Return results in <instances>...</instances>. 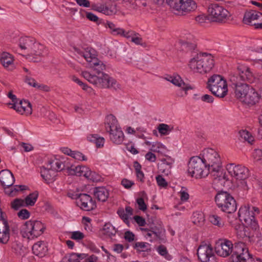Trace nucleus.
I'll list each match as a JSON object with an SVG mask.
<instances>
[{
    "label": "nucleus",
    "instance_id": "obj_45",
    "mask_svg": "<svg viewBox=\"0 0 262 262\" xmlns=\"http://www.w3.org/2000/svg\"><path fill=\"white\" fill-rule=\"evenodd\" d=\"M49 164L51 168L55 170L56 172L58 171H61L63 169L64 167V164L57 160L50 161Z\"/></svg>",
    "mask_w": 262,
    "mask_h": 262
},
{
    "label": "nucleus",
    "instance_id": "obj_41",
    "mask_svg": "<svg viewBox=\"0 0 262 262\" xmlns=\"http://www.w3.org/2000/svg\"><path fill=\"white\" fill-rule=\"evenodd\" d=\"M103 234L111 237L116 235L117 230L110 223H106L103 228Z\"/></svg>",
    "mask_w": 262,
    "mask_h": 262
},
{
    "label": "nucleus",
    "instance_id": "obj_34",
    "mask_svg": "<svg viewBox=\"0 0 262 262\" xmlns=\"http://www.w3.org/2000/svg\"><path fill=\"white\" fill-rule=\"evenodd\" d=\"M172 83L182 89L184 91L192 90L193 88L189 84L185 83L179 75L174 76L173 80H171Z\"/></svg>",
    "mask_w": 262,
    "mask_h": 262
},
{
    "label": "nucleus",
    "instance_id": "obj_50",
    "mask_svg": "<svg viewBox=\"0 0 262 262\" xmlns=\"http://www.w3.org/2000/svg\"><path fill=\"white\" fill-rule=\"evenodd\" d=\"M130 41L137 45L145 46V43L143 42L142 38L141 37V35L138 33L136 32L135 35H134Z\"/></svg>",
    "mask_w": 262,
    "mask_h": 262
},
{
    "label": "nucleus",
    "instance_id": "obj_22",
    "mask_svg": "<svg viewBox=\"0 0 262 262\" xmlns=\"http://www.w3.org/2000/svg\"><path fill=\"white\" fill-rule=\"evenodd\" d=\"M15 180L12 173L9 170H3L0 172V183L3 187H11Z\"/></svg>",
    "mask_w": 262,
    "mask_h": 262
},
{
    "label": "nucleus",
    "instance_id": "obj_62",
    "mask_svg": "<svg viewBox=\"0 0 262 262\" xmlns=\"http://www.w3.org/2000/svg\"><path fill=\"white\" fill-rule=\"evenodd\" d=\"M207 19L208 20V15L206 16L205 14L199 15L195 17L196 21L199 24L205 23Z\"/></svg>",
    "mask_w": 262,
    "mask_h": 262
},
{
    "label": "nucleus",
    "instance_id": "obj_60",
    "mask_svg": "<svg viewBox=\"0 0 262 262\" xmlns=\"http://www.w3.org/2000/svg\"><path fill=\"white\" fill-rule=\"evenodd\" d=\"M252 156L255 161L260 160L262 158V150L259 149H255Z\"/></svg>",
    "mask_w": 262,
    "mask_h": 262
},
{
    "label": "nucleus",
    "instance_id": "obj_25",
    "mask_svg": "<svg viewBox=\"0 0 262 262\" xmlns=\"http://www.w3.org/2000/svg\"><path fill=\"white\" fill-rule=\"evenodd\" d=\"M262 16V13L255 10H251L245 12L243 18V22L247 25L254 26L252 21L257 20L260 16Z\"/></svg>",
    "mask_w": 262,
    "mask_h": 262
},
{
    "label": "nucleus",
    "instance_id": "obj_55",
    "mask_svg": "<svg viewBox=\"0 0 262 262\" xmlns=\"http://www.w3.org/2000/svg\"><path fill=\"white\" fill-rule=\"evenodd\" d=\"M145 143L148 146L152 145V147L151 148V150L154 152H159V150L158 148H159L160 147L162 146V145L159 142H154L152 144L149 141H145Z\"/></svg>",
    "mask_w": 262,
    "mask_h": 262
},
{
    "label": "nucleus",
    "instance_id": "obj_2",
    "mask_svg": "<svg viewBox=\"0 0 262 262\" xmlns=\"http://www.w3.org/2000/svg\"><path fill=\"white\" fill-rule=\"evenodd\" d=\"M201 158L210 171L216 173V175L213 174L216 176L214 181L225 183L226 177L225 173L220 171L221 162L219 154L213 149H206L203 150Z\"/></svg>",
    "mask_w": 262,
    "mask_h": 262
},
{
    "label": "nucleus",
    "instance_id": "obj_53",
    "mask_svg": "<svg viewBox=\"0 0 262 262\" xmlns=\"http://www.w3.org/2000/svg\"><path fill=\"white\" fill-rule=\"evenodd\" d=\"M158 185L161 187H166L168 185L167 182L161 175H158L156 178Z\"/></svg>",
    "mask_w": 262,
    "mask_h": 262
},
{
    "label": "nucleus",
    "instance_id": "obj_51",
    "mask_svg": "<svg viewBox=\"0 0 262 262\" xmlns=\"http://www.w3.org/2000/svg\"><path fill=\"white\" fill-rule=\"evenodd\" d=\"M117 213L120 218L122 219L125 223H127L128 222V214L125 213V211L123 208H119L117 210Z\"/></svg>",
    "mask_w": 262,
    "mask_h": 262
},
{
    "label": "nucleus",
    "instance_id": "obj_16",
    "mask_svg": "<svg viewBox=\"0 0 262 262\" xmlns=\"http://www.w3.org/2000/svg\"><path fill=\"white\" fill-rule=\"evenodd\" d=\"M233 247L234 244L233 245L231 241L227 239L222 240L216 243L215 251L219 256L225 257L231 255Z\"/></svg>",
    "mask_w": 262,
    "mask_h": 262
},
{
    "label": "nucleus",
    "instance_id": "obj_64",
    "mask_svg": "<svg viewBox=\"0 0 262 262\" xmlns=\"http://www.w3.org/2000/svg\"><path fill=\"white\" fill-rule=\"evenodd\" d=\"M124 238L128 242H131L134 240L135 234L130 231H126L124 234Z\"/></svg>",
    "mask_w": 262,
    "mask_h": 262
},
{
    "label": "nucleus",
    "instance_id": "obj_63",
    "mask_svg": "<svg viewBox=\"0 0 262 262\" xmlns=\"http://www.w3.org/2000/svg\"><path fill=\"white\" fill-rule=\"evenodd\" d=\"M134 219L139 226H144L146 224L145 219L140 216L136 215Z\"/></svg>",
    "mask_w": 262,
    "mask_h": 262
},
{
    "label": "nucleus",
    "instance_id": "obj_26",
    "mask_svg": "<svg viewBox=\"0 0 262 262\" xmlns=\"http://www.w3.org/2000/svg\"><path fill=\"white\" fill-rule=\"evenodd\" d=\"M172 164L173 160L170 157L162 158L161 163L158 164V169L161 172L168 175L171 172Z\"/></svg>",
    "mask_w": 262,
    "mask_h": 262
},
{
    "label": "nucleus",
    "instance_id": "obj_54",
    "mask_svg": "<svg viewBox=\"0 0 262 262\" xmlns=\"http://www.w3.org/2000/svg\"><path fill=\"white\" fill-rule=\"evenodd\" d=\"M11 188L13 191V195L14 196L17 194L18 191L26 190L28 188V187L26 185H15L13 187H11Z\"/></svg>",
    "mask_w": 262,
    "mask_h": 262
},
{
    "label": "nucleus",
    "instance_id": "obj_1",
    "mask_svg": "<svg viewBox=\"0 0 262 262\" xmlns=\"http://www.w3.org/2000/svg\"><path fill=\"white\" fill-rule=\"evenodd\" d=\"M256 77L253 71L248 67L239 64L230 75V81L234 90L235 97L241 100L251 88L248 83H253Z\"/></svg>",
    "mask_w": 262,
    "mask_h": 262
},
{
    "label": "nucleus",
    "instance_id": "obj_36",
    "mask_svg": "<svg viewBox=\"0 0 262 262\" xmlns=\"http://www.w3.org/2000/svg\"><path fill=\"white\" fill-rule=\"evenodd\" d=\"M94 50L92 49L87 48L83 51H80L78 53L83 56L87 62L89 63V66L93 62L94 59H98L96 57L95 54L94 53Z\"/></svg>",
    "mask_w": 262,
    "mask_h": 262
},
{
    "label": "nucleus",
    "instance_id": "obj_19",
    "mask_svg": "<svg viewBox=\"0 0 262 262\" xmlns=\"http://www.w3.org/2000/svg\"><path fill=\"white\" fill-rule=\"evenodd\" d=\"M116 7V4L107 5L105 3L93 6V9L105 15H112L116 13L117 11Z\"/></svg>",
    "mask_w": 262,
    "mask_h": 262
},
{
    "label": "nucleus",
    "instance_id": "obj_28",
    "mask_svg": "<svg viewBox=\"0 0 262 262\" xmlns=\"http://www.w3.org/2000/svg\"><path fill=\"white\" fill-rule=\"evenodd\" d=\"M0 61L4 68H8L10 70L14 67L13 58L11 54L7 52H3L0 55Z\"/></svg>",
    "mask_w": 262,
    "mask_h": 262
},
{
    "label": "nucleus",
    "instance_id": "obj_52",
    "mask_svg": "<svg viewBox=\"0 0 262 262\" xmlns=\"http://www.w3.org/2000/svg\"><path fill=\"white\" fill-rule=\"evenodd\" d=\"M30 215L29 211L26 209H23L17 213L18 216L22 220L28 219L30 217Z\"/></svg>",
    "mask_w": 262,
    "mask_h": 262
},
{
    "label": "nucleus",
    "instance_id": "obj_11",
    "mask_svg": "<svg viewBox=\"0 0 262 262\" xmlns=\"http://www.w3.org/2000/svg\"><path fill=\"white\" fill-rule=\"evenodd\" d=\"M208 20L212 22H225L229 16V12L219 4H210L208 8Z\"/></svg>",
    "mask_w": 262,
    "mask_h": 262
},
{
    "label": "nucleus",
    "instance_id": "obj_14",
    "mask_svg": "<svg viewBox=\"0 0 262 262\" xmlns=\"http://www.w3.org/2000/svg\"><path fill=\"white\" fill-rule=\"evenodd\" d=\"M197 255L201 262H217L213 248L210 244L202 243L198 248Z\"/></svg>",
    "mask_w": 262,
    "mask_h": 262
},
{
    "label": "nucleus",
    "instance_id": "obj_3",
    "mask_svg": "<svg viewBox=\"0 0 262 262\" xmlns=\"http://www.w3.org/2000/svg\"><path fill=\"white\" fill-rule=\"evenodd\" d=\"M214 66V60L210 54L196 53L190 59L189 67L192 71L200 73L209 72Z\"/></svg>",
    "mask_w": 262,
    "mask_h": 262
},
{
    "label": "nucleus",
    "instance_id": "obj_43",
    "mask_svg": "<svg viewBox=\"0 0 262 262\" xmlns=\"http://www.w3.org/2000/svg\"><path fill=\"white\" fill-rule=\"evenodd\" d=\"M209 221L214 225L222 227L224 225L223 219L216 214H211L209 217Z\"/></svg>",
    "mask_w": 262,
    "mask_h": 262
},
{
    "label": "nucleus",
    "instance_id": "obj_42",
    "mask_svg": "<svg viewBox=\"0 0 262 262\" xmlns=\"http://www.w3.org/2000/svg\"><path fill=\"white\" fill-rule=\"evenodd\" d=\"M38 196V193L37 191H34L27 195L24 200L26 206H33L36 202Z\"/></svg>",
    "mask_w": 262,
    "mask_h": 262
},
{
    "label": "nucleus",
    "instance_id": "obj_8",
    "mask_svg": "<svg viewBox=\"0 0 262 262\" xmlns=\"http://www.w3.org/2000/svg\"><path fill=\"white\" fill-rule=\"evenodd\" d=\"M259 209L257 207L243 206L238 210V215L241 221H244L245 225L252 229L256 230L259 228L257 221L255 219V213H259Z\"/></svg>",
    "mask_w": 262,
    "mask_h": 262
},
{
    "label": "nucleus",
    "instance_id": "obj_47",
    "mask_svg": "<svg viewBox=\"0 0 262 262\" xmlns=\"http://www.w3.org/2000/svg\"><path fill=\"white\" fill-rule=\"evenodd\" d=\"M85 16L89 20L96 23L98 25L102 23L103 20L100 19L97 16L92 12H86Z\"/></svg>",
    "mask_w": 262,
    "mask_h": 262
},
{
    "label": "nucleus",
    "instance_id": "obj_15",
    "mask_svg": "<svg viewBox=\"0 0 262 262\" xmlns=\"http://www.w3.org/2000/svg\"><path fill=\"white\" fill-rule=\"evenodd\" d=\"M227 170L230 175L236 180H245L248 177L249 170L245 167L234 164H229L227 165Z\"/></svg>",
    "mask_w": 262,
    "mask_h": 262
},
{
    "label": "nucleus",
    "instance_id": "obj_20",
    "mask_svg": "<svg viewBox=\"0 0 262 262\" xmlns=\"http://www.w3.org/2000/svg\"><path fill=\"white\" fill-rule=\"evenodd\" d=\"M11 108L21 114H25L29 115L32 113L31 104L29 101L27 100H19L18 103L12 106Z\"/></svg>",
    "mask_w": 262,
    "mask_h": 262
},
{
    "label": "nucleus",
    "instance_id": "obj_35",
    "mask_svg": "<svg viewBox=\"0 0 262 262\" xmlns=\"http://www.w3.org/2000/svg\"><path fill=\"white\" fill-rule=\"evenodd\" d=\"M119 126L116 117L112 114L107 115L105 120V128L107 131L111 129H116Z\"/></svg>",
    "mask_w": 262,
    "mask_h": 262
},
{
    "label": "nucleus",
    "instance_id": "obj_57",
    "mask_svg": "<svg viewBox=\"0 0 262 262\" xmlns=\"http://www.w3.org/2000/svg\"><path fill=\"white\" fill-rule=\"evenodd\" d=\"M84 235L83 233L80 231H74L72 233L71 238L75 240H81L83 239Z\"/></svg>",
    "mask_w": 262,
    "mask_h": 262
},
{
    "label": "nucleus",
    "instance_id": "obj_32",
    "mask_svg": "<svg viewBox=\"0 0 262 262\" xmlns=\"http://www.w3.org/2000/svg\"><path fill=\"white\" fill-rule=\"evenodd\" d=\"M89 67L98 75L103 73L102 71L105 69V65L98 59H94Z\"/></svg>",
    "mask_w": 262,
    "mask_h": 262
},
{
    "label": "nucleus",
    "instance_id": "obj_56",
    "mask_svg": "<svg viewBox=\"0 0 262 262\" xmlns=\"http://www.w3.org/2000/svg\"><path fill=\"white\" fill-rule=\"evenodd\" d=\"M158 251L159 253L162 255L164 256L165 258L168 259V257L170 256L168 254L167 250L166 248L163 245H160L158 248Z\"/></svg>",
    "mask_w": 262,
    "mask_h": 262
},
{
    "label": "nucleus",
    "instance_id": "obj_21",
    "mask_svg": "<svg viewBox=\"0 0 262 262\" xmlns=\"http://www.w3.org/2000/svg\"><path fill=\"white\" fill-rule=\"evenodd\" d=\"M240 101L248 105H253L258 102L260 96L258 93L252 87L250 89L247 93H245Z\"/></svg>",
    "mask_w": 262,
    "mask_h": 262
},
{
    "label": "nucleus",
    "instance_id": "obj_49",
    "mask_svg": "<svg viewBox=\"0 0 262 262\" xmlns=\"http://www.w3.org/2000/svg\"><path fill=\"white\" fill-rule=\"evenodd\" d=\"M86 178L88 179L92 180L93 182H100L101 181V177L97 174L96 172L92 171L89 169L88 173L85 174Z\"/></svg>",
    "mask_w": 262,
    "mask_h": 262
},
{
    "label": "nucleus",
    "instance_id": "obj_33",
    "mask_svg": "<svg viewBox=\"0 0 262 262\" xmlns=\"http://www.w3.org/2000/svg\"><path fill=\"white\" fill-rule=\"evenodd\" d=\"M150 231L152 232L154 235L153 238H157L160 240L164 239V234L165 229L161 225L154 226L150 225L149 227Z\"/></svg>",
    "mask_w": 262,
    "mask_h": 262
},
{
    "label": "nucleus",
    "instance_id": "obj_37",
    "mask_svg": "<svg viewBox=\"0 0 262 262\" xmlns=\"http://www.w3.org/2000/svg\"><path fill=\"white\" fill-rule=\"evenodd\" d=\"M133 248L136 250L137 252L140 253L143 252H150L151 251L150 245L148 243L138 242H136L133 245Z\"/></svg>",
    "mask_w": 262,
    "mask_h": 262
},
{
    "label": "nucleus",
    "instance_id": "obj_5",
    "mask_svg": "<svg viewBox=\"0 0 262 262\" xmlns=\"http://www.w3.org/2000/svg\"><path fill=\"white\" fill-rule=\"evenodd\" d=\"M215 202L222 211L228 213H232L237 209L235 200L230 193L226 191L217 192L215 196Z\"/></svg>",
    "mask_w": 262,
    "mask_h": 262
},
{
    "label": "nucleus",
    "instance_id": "obj_12",
    "mask_svg": "<svg viewBox=\"0 0 262 262\" xmlns=\"http://www.w3.org/2000/svg\"><path fill=\"white\" fill-rule=\"evenodd\" d=\"M171 8L183 14L194 10L196 6L193 0H166Z\"/></svg>",
    "mask_w": 262,
    "mask_h": 262
},
{
    "label": "nucleus",
    "instance_id": "obj_61",
    "mask_svg": "<svg viewBox=\"0 0 262 262\" xmlns=\"http://www.w3.org/2000/svg\"><path fill=\"white\" fill-rule=\"evenodd\" d=\"M25 81L28 84H29L31 86H33L34 88H36V87H38V88H41L40 85H38V84L36 83L35 79H34L33 78H32L30 77L26 76Z\"/></svg>",
    "mask_w": 262,
    "mask_h": 262
},
{
    "label": "nucleus",
    "instance_id": "obj_13",
    "mask_svg": "<svg viewBox=\"0 0 262 262\" xmlns=\"http://www.w3.org/2000/svg\"><path fill=\"white\" fill-rule=\"evenodd\" d=\"M73 198L76 200L77 205L84 211H89L96 208L95 201L88 194L76 193Z\"/></svg>",
    "mask_w": 262,
    "mask_h": 262
},
{
    "label": "nucleus",
    "instance_id": "obj_9",
    "mask_svg": "<svg viewBox=\"0 0 262 262\" xmlns=\"http://www.w3.org/2000/svg\"><path fill=\"white\" fill-rule=\"evenodd\" d=\"M188 167L189 174L196 179L207 176L210 172L202 159L198 156L191 158L188 164Z\"/></svg>",
    "mask_w": 262,
    "mask_h": 262
},
{
    "label": "nucleus",
    "instance_id": "obj_31",
    "mask_svg": "<svg viewBox=\"0 0 262 262\" xmlns=\"http://www.w3.org/2000/svg\"><path fill=\"white\" fill-rule=\"evenodd\" d=\"M89 168L84 166H78L74 168L71 167L69 169V173L77 176H84L86 178V173H88Z\"/></svg>",
    "mask_w": 262,
    "mask_h": 262
},
{
    "label": "nucleus",
    "instance_id": "obj_40",
    "mask_svg": "<svg viewBox=\"0 0 262 262\" xmlns=\"http://www.w3.org/2000/svg\"><path fill=\"white\" fill-rule=\"evenodd\" d=\"M180 42L182 49L186 52L194 50L196 48L195 42L193 40L181 39Z\"/></svg>",
    "mask_w": 262,
    "mask_h": 262
},
{
    "label": "nucleus",
    "instance_id": "obj_59",
    "mask_svg": "<svg viewBox=\"0 0 262 262\" xmlns=\"http://www.w3.org/2000/svg\"><path fill=\"white\" fill-rule=\"evenodd\" d=\"M137 203L138 205L139 209L143 211H144L147 209L146 205L145 204L144 199L142 198H139L137 200Z\"/></svg>",
    "mask_w": 262,
    "mask_h": 262
},
{
    "label": "nucleus",
    "instance_id": "obj_6",
    "mask_svg": "<svg viewBox=\"0 0 262 262\" xmlns=\"http://www.w3.org/2000/svg\"><path fill=\"white\" fill-rule=\"evenodd\" d=\"M207 88L219 98L225 97L228 93L227 81L220 75L214 74L208 78Z\"/></svg>",
    "mask_w": 262,
    "mask_h": 262
},
{
    "label": "nucleus",
    "instance_id": "obj_18",
    "mask_svg": "<svg viewBox=\"0 0 262 262\" xmlns=\"http://www.w3.org/2000/svg\"><path fill=\"white\" fill-rule=\"evenodd\" d=\"M43 47L42 45L33 41V43L27 53V59L34 62L39 60L37 56L40 57L42 53V50Z\"/></svg>",
    "mask_w": 262,
    "mask_h": 262
},
{
    "label": "nucleus",
    "instance_id": "obj_39",
    "mask_svg": "<svg viewBox=\"0 0 262 262\" xmlns=\"http://www.w3.org/2000/svg\"><path fill=\"white\" fill-rule=\"evenodd\" d=\"M239 139L243 142L246 141L248 143L252 144L254 142V138L251 133L247 130H241L238 132Z\"/></svg>",
    "mask_w": 262,
    "mask_h": 262
},
{
    "label": "nucleus",
    "instance_id": "obj_29",
    "mask_svg": "<svg viewBox=\"0 0 262 262\" xmlns=\"http://www.w3.org/2000/svg\"><path fill=\"white\" fill-rule=\"evenodd\" d=\"M94 194L98 201L104 202L108 198L109 192L105 187H98L95 188Z\"/></svg>",
    "mask_w": 262,
    "mask_h": 262
},
{
    "label": "nucleus",
    "instance_id": "obj_58",
    "mask_svg": "<svg viewBox=\"0 0 262 262\" xmlns=\"http://www.w3.org/2000/svg\"><path fill=\"white\" fill-rule=\"evenodd\" d=\"M123 33H121L119 34V35L124 37L127 39H132V38L133 37L134 35H135L136 32L133 30H129L127 32H125L124 29H123Z\"/></svg>",
    "mask_w": 262,
    "mask_h": 262
},
{
    "label": "nucleus",
    "instance_id": "obj_23",
    "mask_svg": "<svg viewBox=\"0 0 262 262\" xmlns=\"http://www.w3.org/2000/svg\"><path fill=\"white\" fill-rule=\"evenodd\" d=\"M41 176L45 181L49 183L53 181L56 176V172L48 164L47 167H42L40 171Z\"/></svg>",
    "mask_w": 262,
    "mask_h": 262
},
{
    "label": "nucleus",
    "instance_id": "obj_30",
    "mask_svg": "<svg viewBox=\"0 0 262 262\" xmlns=\"http://www.w3.org/2000/svg\"><path fill=\"white\" fill-rule=\"evenodd\" d=\"M34 39L27 36L21 37L18 41V45L21 50L26 51L27 54L33 43Z\"/></svg>",
    "mask_w": 262,
    "mask_h": 262
},
{
    "label": "nucleus",
    "instance_id": "obj_38",
    "mask_svg": "<svg viewBox=\"0 0 262 262\" xmlns=\"http://www.w3.org/2000/svg\"><path fill=\"white\" fill-rule=\"evenodd\" d=\"M102 24L105 27L108 28L110 29V33L113 35H118L119 34L123 32V29L117 28L116 25L111 21H106L105 22L102 21Z\"/></svg>",
    "mask_w": 262,
    "mask_h": 262
},
{
    "label": "nucleus",
    "instance_id": "obj_44",
    "mask_svg": "<svg viewBox=\"0 0 262 262\" xmlns=\"http://www.w3.org/2000/svg\"><path fill=\"white\" fill-rule=\"evenodd\" d=\"M88 139L95 143L98 148L102 147L104 143V139L103 137H98L97 135H93L88 137Z\"/></svg>",
    "mask_w": 262,
    "mask_h": 262
},
{
    "label": "nucleus",
    "instance_id": "obj_7",
    "mask_svg": "<svg viewBox=\"0 0 262 262\" xmlns=\"http://www.w3.org/2000/svg\"><path fill=\"white\" fill-rule=\"evenodd\" d=\"M45 229V226L40 221L30 220L21 226L20 234L23 237L32 239L41 235Z\"/></svg>",
    "mask_w": 262,
    "mask_h": 262
},
{
    "label": "nucleus",
    "instance_id": "obj_17",
    "mask_svg": "<svg viewBox=\"0 0 262 262\" xmlns=\"http://www.w3.org/2000/svg\"><path fill=\"white\" fill-rule=\"evenodd\" d=\"M9 226L0 208V242L3 244H6L9 241Z\"/></svg>",
    "mask_w": 262,
    "mask_h": 262
},
{
    "label": "nucleus",
    "instance_id": "obj_4",
    "mask_svg": "<svg viewBox=\"0 0 262 262\" xmlns=\"http://www.w3.org/2000/svg\"><path fill=\"white\" fill-rule=\"evenodd\" d=\"M81 75L89 82L99 88H119L116 80L110 77L108 75L101 73L100 75H93L87 71H83Z\"/></svg>",
    "mask_w": 262,
    "mask_h": 262
},
{
    "label": "nucleus",
    "instance_id": "obj_27",
    "mask_svg": "<svg viewBox=\"0 0 262 262\" xmlns=\"http://www.w3.org/2000/svg\"><path fill=\"white\" fill-rule=\"evenodd\" d=\"M32 249L33 253L40 257H43L48 252L46 244L42 241L34 244Z\"/></svg>",
    "mask_w": 262,
    "mask_h": 262
},
{
    "label": "nucleus",
    "instance_id": "obj_46",
    "mask_svg": "<svg viewBox=\"0 0 262 262\" xmlns=\"http://www.w3.org/2000/svg\"><path fill=\"white\" fill-rule=\"evenodd\" d=\"M157 129L159 133L162 135H167L171 131L170 126L164 123L160 124Z\"/></svg>",
    "mask_w": 262,
    "mask_h": 262
},
{
    "label": "nucleus",
    "instance_id": "obj_10",
    "mask_svg": "<svg viewBox=\"0 0 262 262\" xmlns=\"http://www.w3.org/2000/svg\"><path fill=\"white\" fill-rule=\"evenodd\" d=\"M230 259L231 262H255L243 242L234 243Z\"/></svg>",
    "mask_w": 262,
    "mask_h": 262
},
{
    "label": "nucleus",
    "instance_id": "obj_48",
    "mask_svg": "<svg viewBox=\"0 0 262 262\" xmlns=\"http://www.w3.org/2000/svg\"><path fill=\"white\" fill-rule=\"evenodd\" d=\"M11 207L17 210L19 209L21 207L26 206L25 204L24 200L21 199H16L13 202H11Z\"/></svg>",
    "mask_w": 262,
    "mask_h": 262
},
{
    "label": "nucleus",
    "instance_id": "obj_24",
    "mask_svg": "<svg viewBox=\"0 0 262 262\" xmlns=\"http://www.w3.org/2000/svg\"><path fill=\"white\" fill-rule=\"evenodd\" d=\"M107 132L110 133V139L113 143L120 144L123 141L124 134L120 127L109 129Z\"/></svg>",
    "mask_w": 262,
    "mask_h": 262
}]
</instances>
